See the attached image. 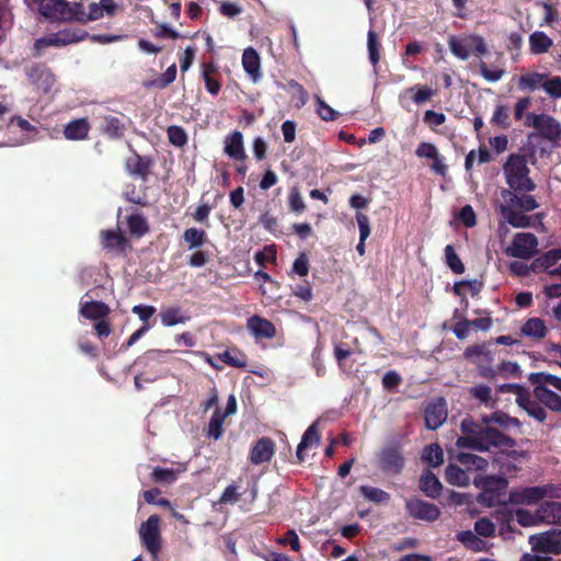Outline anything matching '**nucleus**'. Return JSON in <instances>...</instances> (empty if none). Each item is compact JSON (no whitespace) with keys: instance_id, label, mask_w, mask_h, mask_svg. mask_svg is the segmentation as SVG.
I'll list each match as a JSON object with an SVG mask.
<instances>
[{"instance_id":"obj_12","label":"nucleus","mask_w":561,"mask_h":561,"mask_svg":"<svg viewBox=\"0 0 561 561\" xmlns=\"http://www.w3.org/2000/svg\"><path fill=\"white\" fill-rule=\"evenodd\" d=\"M405 510L409 516L420 520L435 522L440 516V510L437 505L415 496L405 500Z\"/></svg>"},{"instance_id":"obj_24","label":"nucleus","mask_w":561,"mask_h":561,"mask_svg":"<svg viewBox=\"0 0 561 561\" xmlns=\"http://www.w3.org/2000/svg\"><path fill=\"white\" fill-rule=\"evenodd\" d=\"M534 397L553 412L561 413V396L543 386H534Z\"/></svg>"},{"instance_id":"obj_47","label":"nucleus","mask_w":561,"mask_h":561,"mask_svg":"<svg viewBox=\"0 0 561 561\" xmlns=\"http://www.w3.org/2000/svg\"><path fill=\"white\" fill-rule=\"evenodd\" d=\"M225 364L234 368H244L248 364L247 355L239 350H228L219 355Z\"/></svg>"},{"instance_id":"obj_6","label":"nucleus","mask_w":561,"mask_h":561,"mask_svg":"<svg viewBox=\"0 0 561 561\" xmlns=\"http://www.w3.org/2000/svg\"><path fill=\"white\" fill-rule=\"evenodd\" d=\"M159 523L160 517L154 514L149 516L148 519L144 522L139 528L141 545L151 554L153 560L158 558L162 547Z\"/></svg>"},{"instance_id":"obj_10","label":"nucleus","mask_w":561,"mask_h":561,"mask_svg":"<svg viewBox=\"0 0 561 561\" xmlns=\"http://www.w3.org/2000/svg\"><path fill=\"white\" fill-rule=\"evenodd\" d=\"M27 81L38 91L48 93L56 83V76L44 62H32L24 68Z\"/></svg>"},{"instance_id":"obj_4","label":"nucleus","mask_w":561,"mask_h":561,"mask_svg":"<svg viewBox=\"0 0 561 561\" xmlns=\"http://www.w3.org/2000/svg\"><path fill=\"white\" fill-rule=\"evenodd\" d=\"M171 353L172 351L149 350L135 359L134 367L145 376V382H153L162 376V365L168 362Z\"/></svg>"},{"instance_id":"obj_3","label":"nucleus","mask_w":561,"mask_h":561,"mask_svg":"<svg viewBox=\"0 0 561 561\" xmlns=\"http://www.w3.org/2000/svg\"><path fill=\"white\" fill-rule=\"evenodd\" d=\"M560 497L561 486L548 483L545 485L513 489L508 493L507 503L514 505H534L545 499L556 500Z\"/></svg>"},{"instance_id":"obj_8","label":"nucleus","mask_w":561,"mask_h":561,"mask_svg":"<svg viewBox=\"0 0 561 561\" xmlns=\"http://www.w3.org/2000/svg\"><path fill=\"white\" fill-rule=\"evenodd\" d=\"M73 4L75 1L46 0L45 3L38 8V12L46 20L51 22H75L76 9Z\"/></svg>"},{"instance_id":"obj_49","label":"nucleus","mask_w":561,"mask_h":561,"mask_svg":"<svg viewBox=\"0 0 561 561\" xmlns=\"http://www.w3.org/2000/svg\"><path fill=\"white\" fill-rule=\"evenodd\" d=\"M359 492L366 500L375 504L387 503L390 500V494L388 492L375 486L360 485Z\"/></svg>"},{"instance_id":"obj_21","label":"nucleus","mask_w":561,"mask_h":561,"mask_svg":"<svg viewBox=\"0 0 561 561\" xmlns=\"http://www.w3.org/2000/svg\"><path fill=\"white\" fill-rule=\"evenodd\" d=\"M225 153L236 161H244L247 158L243 135L239 130L232 131L225 139Z\"/></svg>"},{"instance_id":"obj_57","label":"nucleus","mask_w":561,"mask_h":561,"mask_svg":"<svg viewBox=\"0 0 561 561\" xmlns=\"http://www.w3.org/2000/svg\"><path fill=\"white\" fill-rule=\"evenodd\" d=\"M176 78V66L172 64L167 68V70L162 73L159 79H156L149 83H146V87H156L158 89H164L170 85Z\"/></svg>"},{"instance_id":"obj_53","label":"nucleus","mask_w":561,"mask_h":561,"mask_svg":"<svg viewBox=\"0 0 561 561\" xmlns=\"http://www.w3.org/2000/svg\"><path fill=\"white\" fill-rule=\"evenodd\" d=\"M469 397L478 400L485 407L492 405V390L489 386L480 383L468 389Z\"/></svg>"},{"instance_id":"obj_45","label":"nucleus","mask_w":561,"mask_h":561,"mask_svg":"<svg viewBox=\"0 0 561 561\" xmlns=\"http://www.w3.org/2000/svg\"><path fill=\"white\" fill-rule=\"evenodd\" d=\"M422 460L432 467L440 466L444 461L442 447L436 443L425 446L422 453Z\"/></svg>"},{"instance_id":"obj_19","label":"nucleus","mask_w":561,"mask_h":561,"mask_svg":"<svg viewBox=\"0 0 561 561\" xmlns=\"http://www.w3.org/2000/svg\"><path fill=\"white\" fill-rule=\"evenodd\" d=\"M275 453V443L270 437L259 438L252 446L249 460L253 465L268 462Z\"/></svg>"},{"instance_id":"obj_64","label":"nucleus","mask_w":561,"mask_h":561,"mask_svg":"<svg viewBox=\"0 0 561 561\" xmlns=\"http://www.w3.org/2000/svg\"><path fill=\"white\" fill-rule=\"evenodd\" d=\"M458 218L467 228H472L477 225L476 213L469 204L461 207Z\"/></svg>"},{"instance_id":"obj_33","label":"nucleus","mask_w":561,"mask_h":561,"mask_svg":"<svg viewBox=\"0 0 561 561\" xmlns=\"http://www.w3.org/2000/svg\"><path fill=\"white\" fill-rule=\"evenodd\" d=\"M500 213L503 218L515 228H527L531 226V218L522 211H517L515 208L501 205Z\"/></svg>"},{"instance_id":"obj_18","label":"nucleus","mask_w":561,"mask_h":561,"mask_svg":"<svg viewBox=\"0 0 561 561\" xmlns=\"http://www.w3.org/2000/svg\"><path fill=\"white\" fill-rule=\"evenodd\" d=\"M501 196L505 201V205L522 211H531L539 207L535 197L524 192L502 190Z\"/></svg>"},{"instance_id":"obj_60","label":"nucleus","mask_w":561,"mask_h":561,"mask_svg":"<svg viewBox=\"0 0 561 561\" xmlns=\"http://www.w3.org/2000/svg\"><path fill=\"white\" fill-rule=\"evenodd\" d=\"M542 90L552 99H560L561 98V77L556 76L549 78V75L547 76V79L545 81V84H542Z\"/></svg>"},{"instance_id":"obj_51","label":"nucleus","mask_w":561,"mask_h":561,"mask_svg":"<svg viewBox=\"0 0 561 561\" xmlns=\"http://www.w3.org/2000/svg\"><path fill=\"white\" fill-rule=\"evenodd\" d=\"M457 539L468 549L481 551L485 542L477 536V533L465 530L457 534Z\"/></svg>"},{"instance_id":"obj_17","label":"nucleus","mask_w":561,"mask_h":561,"mask_svg":"<svg viewBox=\"0 0 561 561\" xmlns=\"http://www.w3.org/2000/svg\"><path fill=\"white\" fill-rule=\"evenodd\" d=\"M153 164L154 160L152 157L140 156L134 151L133 156L126 159L125 169L131 176L147 181Z\"/></svg>"},{"instance_id":"obj_58","label":"nucleus","mask_w":561,"mask_h":561,"mask_svg":"<svg viewBox=\"0 0 561 561\" xmlns=\"http://www.w3.org/2000/svg\"><path fill=\"white\" fill-rule=\"evenodd\" d=\"M490 344H491V342L468 346L463 352V356L467 359L483 356L486 362H491L492 354H491V351L489 350Z\"/></svg>"},{"instance_id":"obj_43","label":"nucleus","mask_w":561,"mask_h":561,"mask_svg":"<svg viewBox=\"0 0 561 561\" xmlns=\"http://www.w3.org/2000/svg\"><path fill=\"white\" fill-rule=\"evenodd\" d=\"M448 46L450 51L461 60H467L471 54L469 37L460 38L457 36H450L448 38Z\"/></svg>"},{"instance_id":"obj_44","label":"nucleus","mask_w":561,"mask_h":561,"mask_svg":"<svg viewBox=\"0 0 561 561\" xmlns=\"http://www.w3.org/2000/svg\"><path fill=\"white\" fill-rule=\"evenodd\" d=\"M547 76V73L539 72H528L522 75L518 80V89L528 91H535L539 88L542 89V84H545Z\"/></svg>"},{"instance_id":"obj_23","label":"nucleus","mask_w":561,"mask_h":561,"mask_svg":"<svg viewBox=\"0 0 561 561\" xmlns=\"http://www.w3.org/2000/svg\"><path fill=\"white\" fill-rule=\"evenodd\" d=\"M320 433L318 430V424L312 423L304 433L300 443L297 446L296 457L298 463H302L306 460L305 449L311 447L312 445L320 444Z\"/></svg>"},{"instance_id":"obj_34","label":"nucleus","mask_w":561,"mask_h":561,"mask_svg":"<svg viewBox=\"0 0 561 561\" xmlns=\"http://www.w3.org/2000/svg\"><path fill=\"white\" fill-rule=\"evenodd\" d=\"M186 467L180 465L176 469L156 467L151 472V480L154 483L171 484L176 481L179 474L184 472Z\"/></svg>"},{"instance_id":"obj_2","label":"nucleus","mask_w":561,"mask_h":561,"mask_svg":"<svg viewBox=\"0 0 561 561\" xmlns=\"http://www.w3.org/2000/svg\"><path fill=\"white\" fill-rule=\"evenodd\" d=\"M504 175L510 191L529 193L536 188V184L529 178L530 170L524 156L512 153L504 167Z\"/></svg>"},{"instance_id":"obj_7","label":"nucleus","mask_w":561,"mask_h":561,"mask_svg":"<svg viewBox=\"0 0 561 561\" xmlns=\"http://www.w3.org/2000/svg\"><path fill=\"white\" fill-rule=\"evenodd\" d=\"M525 125L534 127L545 139L561 140V124L550 115L529 113L526 116Z\"/></svg>"},{"instance_id":"obj_26","label":"nucleus","mask_w":561,"mask_h":561,"mask_svg":"<svg viewBox=\"0 0 561 561\" xmlns=\"http://www.w3.org/2000/svg\"><path fill=\"white\" fill-rule=\"evenodd\" d=\"M420 490L426 496L437 499L442 494L443 485L438 478L430 469H426L420 478Z\"/></svg>"},{"instance_id":"obj_61","label":"nucleus","mask_w":561,"mask_h":561,"mask_svg":"<svg viewBox=\"0 0 561 561\" xmlns=\"http://www.w3.org/2000/svg\"><path fill=\"white\" fill-rule=\"evenodd\" d=\"M491 123L503 128L510 127L508 108L505 105H497L491 118Z\"/></svg>"},{"instance_id":"obj_54","label":"nucleus","mask_w":561,"mask_h":561,"mask_svg":"<svg viewBox=\"0 0 561 561\" xmlns=\"http://www.w3.org/2000/svg\"><path fill=\"white\" fill-rule=\"evenodd\" d=\"M478 157L479 163H488L492 160V156L485 146H480L478 153L476 150H470L465 159V168L467 171L471 170L476 158Z\"/></svg>"},{"instance_id":"obj_35","label":"nucleus","mask_w":561,"mask_h":561,"mask_svg":"<svg viewBox=\"0 0 561 561\" xmlns=\"http://www.w3.org/2000/svg\"><path fill=\"white\" fill-rule=\"evenodd\" d=\"M128 231L134 238H141L149 232V224L147 218L140 214L135 213L126 218Z\"/></svg>"},{"instance_id":"obj_27","label":"nucleus","mask_w":561,"mask_h":561,"mask_svg":"<svg viewBox=\"0 0 561 561\" xmlns=\"http://www.w3.org/2000/svg\"><path fill=\"white\" fill-rule=\"evenodd\" d=\"M90 124L87 118L69 122L64 128V136L68 140H84L88 138Z\"/></svg>"},{"instance_id":"obj_63","label":"nucleus","mask_w":561,"mask_h":561,"mask_svg":"<svg viewBox=\"0 0 561 561\" xmlns=\"http://www.w3.org/2000/svg\"><path fill=\"white\" fill-rule=\"evenodd\" d=\"M474 530H476L477 535H479V536L492 537V536H494V533H495V526L490 519L483 517V518H479L474 523Z\"/></svg>"},{"instance_id":"obj_30","label":"nucleus","mask_w":561,"mask_h":561,"mask_svg":"<svg viewBox=\"0 0 561 561\" xmlns=\"http://www.w3.org/2000/svg\"><path fill=\"white\" fill-rule=\"evenodd\" d=\"M561 260V248L552 249L545 252L542 255L535 259L530 268L534 273H540L554 266Z\"/></svg>"},{"instance_id":"obj_28","label":"nucleus","mask_w":561,"mask_h":561,"mask_svg":"<svg viewBox=\"0 0 561 561\" xmlns=\"http://www.w3.org/2000/svg\"><path fill=\"white\" fill-rule=\"evenodd\" d=\"M73 8L76 9L75 22L80 24H87L90 21H96L104 16L100 2L90 3L88 13L84 11V7L80 1H75Z\"/></svg>"},{"instance_id":"obj_11","label":"nucleus","mask_w":561,"mask_h":561,"mask_svg":"<svg viewBox=\"0 0 561 561\" xmlns=\"http://www.w3.org/2000/svg\"><path fill=\"white\" fill-rule=\"evenodd\" d=\"M537 247L538 239L534 233L518 232L514 236L506 254L512 257L528 260L536 254Z\"/></svg>"},{"instance_id":"obj_31","label":"nucleus","mask_w":561,"mask_h":561,"mask_svg":"<svg viewBox=\"0 0 561 561\" xmlns=\"http://www.w3.org/2000/svg\"><path fill=\"white\" fill-rule=\"evenodd\" d=\"M242 66L244 71L253 79V81H257L261 78V60L257 51L249 47L244 49L242 55Z\"/></svg>"},{"instance_id":"obj_5","label":"nucleus","mask_w":561,"mask_h":561,"mask_svg":"<svg viewBox=\"0 0 561 561\" xmlns=\"http://www.w3.org/2000/svg\"><path fill=\"white\" fill-rule=\"evenodd\" d=\"M508 481L504 477L489 476L482 481V490L478 495V502L488 507L505 505L502 496L506 493Z\"/></svg>"},{"instance_id":"obj_16","label":"nucleus","mask_w":561,"mask_h":561,"mask_svg":"<svg viewBox=\"0 0 561 561\" xmlns=\"http://www.w3.org/2000/svg\"><path fill=\"white\" fill-rule=\"evenodd\" d=\"M379 467L383 472L399 474L404 467V457L398 446H390L381 450Z\"/></svg>"},{"instance_id":"obj_56","label":"nucleus","mask_w":561,"mask_h":561,"mask_svg":"<svg viewBox=\"0 0 561 561\" xmlns=\"http://www.w3.org/2000/svg\"><path fill=\"white\" fill-rule=\"evenodd\" d=\"M169 142L175 147L182 148L187 144V134L185 129L178 125H171L167 128Z\"/></svg>"},{"instance_id":"obj_38","label":"nucleus","mask_w":561,"mask_h":561,"mask_svg":"<svg viewBox=\"0 0 561 561\" xmlns=\"http://www.w3.org/2000/svg\"><path fill=\"white\" fill-rule=\"evenodd\" d=\"M445 479L449 484L457 486H467L470 482L467 470L454 463L446 467Z\"/></svg>"},{"instance_id":"obj_55","label":"nucleus","mask_w":561,"mask_h":561,"mask_svg":"<svg viewBox=\"0 0 561 561\" xmlns=\"http://www.w3.org/2000/svg\"><path fill=\"white\" fill-rule=\"evenodd\" d=\"M445 262L455 274L465 272V265L451 244L445 247Z\"/></svg>"},{"instance_id":"obj_9","label":"nucleus","mask_w":561,"mask_h":561,"mask_svg":"<svg viewBox=\"0 0 561 561\" xmlns=\"http://www.w3.org/2000/svg\"><path fill=\"white\" fill-rule=\"evenodd\" d=\"M531 550L546 554H561V528L531 535L528 539Z\"/></svg>"},{"instance_id":"obj_29","label":"nucleus","mask_w":561,"mask_h":561,"mask_svg":"<svg viewBox=\"0 0 561 561\" xmlns=\"http://www.w3.org/2000/svg\"><path fill=\"white\" fill-rule=\"evenodd\" d=\"M548 333L545 321L540 318H529L520 328V334L534 341H540Z\"/></svg>"},{"instance_id":"obj_22","label":"nucleus","mask_w":561,"mask_h":561,"mask_svg":"<svg viewBox=\"0 0 561 561\" xmlns=\"http://www.w3.org/2000/svg\"><path fill=\"white\" fill-rule=\"evenodd\" d=\"M79 312L85 319L99 321L108 317L111 308L103 301L91 300L82 302Z\"/></svg>"},{"instance_id":"obj_1","label":"nucleus","mask_w":561,"mask_h":561,"mask_svg":"<svg viewBox=\"0 0 561 561\" xmlns=\"http://www.w3.org/2000/svg\"><path fill=\"white\" fill-rule=\"evenodd\" d=\"M512 427L520 428L522 422L503 411L484 414L480 420L466 416L460 423L461 435L457 438L456 446L481 453L514 448L516 440L505 434Z\"/></svg>"},{"instance_id":"obj_20","label":"nucleus","mask_w":561,"mask_h":561,"mask_svg":"<svg viewBox=\"0 0 561 561\" xmlns=\"http://www.w3.org/2000/svg\"><path fill=\"white\" fill-rule=\"evenodd\" d=\"M247 328L256 339H273L276 335L275 325L270 320L257 314L248 319Z\"/></svg>"},{"instance_id":"obj_42","label":"nucleus","mask_w":561,"mask_h":561,"mask_svg":"<svg viewBox=\"0 0 561 561\" xmlns=\"http://www.w3.org/2000/svg\"><path fill=\"white\" fill-rule=\"evenodd\" d=\"M529 381L533 386H543L547 388L552 387L561 392V377L556 375L545 371L533 373L529 375Z\"/></svg>"},{"instance_id":"obj_39","label":"nucleus","mask_w":561,"mask_h":561,"mask_svg":"<svg viewBox=\"0 0 561 561\" xmlns=\"http://www.w3.org/2000/svg\"><path fill=\"white\" fill-rule=\"evenodd\" d=\"M182 239L190 250L199 249L208 240L206 231L195 227L185 229Z\"/></svg>"},{"instance_id":"obj_62","label":"nucleus","mask_w":561,"mask_h":561,"mask_svg":"<svg viewBox=\"0 0 561 561\" xmlns=\"http://www.w3.org/2000/svg\"><path fill=\"white\" fill-rule=\"evenodd\" d=\"M317 113L325 122H333L339 117V113L328 105L322 99L317 96Z\"/></svg>"},{"instance_id":"obj_32","label":"nucleus","mask_w":561,"mask_h":561,"mask_svg":"<svg viewBox=\"0 0 561 561\" xmlns=\"http://www.w3.org/2000/svg\"><path fill=\"white\" fill-rule=\"evenodd\" d=\"M102 133L111 139H119L124 136L126 127L118 116L105 115L102 117Z\"/></svg>"},{"instance_id":"obj_41","label":"nucleus","mask_w":561,"mask_h":561,"mask_svg":"<svg viewBox=\"0 0 561 561\" xmlns=\"http://www.w3.org/2000/svg\"><path fill=\"white\" fill-rule=\"evenodd\" d=\"M552 46V39L541 31H536L529 36V48L531 54L539 55L547 53Z\"/></svg>"},{"instance_id":"obj_36","label":"nucleus","mask_w":561,"mask_h":561,"mask_svg":"<svg viewBox=\"0 0 561 561\" xmlns=\"http://www.w3.org/2000/svg\"><path fill=\"white\" fill-rule=\"evenodd\" d=\"M161 323L164 327L184 324L191 317L182 311L180 307H169L160 312Z\"/></svg>"},{"instance_id":"obj_14","label":"nucleus","mask_w":561,"mask_h":561,"mask_svg":"<svg viewBox=\"0 0 561 561\" xmlns=\"http://www.w3.org/2000/svg\"><path fill=\"white\" fill-rule=\"evenodd\" d=\"M100 239L102 249L107 253L126 255L127 251L131 249L128 239L118 229L102 230Z\"/></svg>"},{"instance_id":"obj_37","label":"nucleus","mask_w":561,"mask_h":561,"mask_svg":"<svg viewBox=\"0 0 561 561\" xmlns=\"http://www.w3.org/2000/svg\"><path fill=\"white\" fill-rule=\"evenodd\" d=\"M540 522L561 523V503L547 501L538 508Z\"/></svg>"},{"instance_id":"obj_52","label":"nucleus","mask_w":561,"mask_h":561,"mask_svg":"<svg viewBox=\"0 0 561 561\" xmlns=\"http://www.w3.org/2000/svg\"><path fill=\"white\" fill-rule=\"evenodd\" d=\"M58 32L66 46L82 42L89 37V33L85 30L78 27H67L59 30Z\"/></svg>"},{"instance_id":"obj_40","label":"nucleus","mask_w":561,"mask_h":561,"mask_svg":"<svg viewBox=\"0 0 561 561\" xmlns=\"http://www.w3.org/2000/svg\"><path fill=\"white\" fill-rule=\"evenodd\" d=\"M457 461L469 470H485L489 466V461L481 456L470 453H459L456 457Z\"/></svg>"},{"instance_id":"obj_25","label":"nucleus","mask_w":561,"mask_h":561,"mask_svg":"<svg viewBox=\"0 0 561 561\" xmlns=\"http://www.w3.org/2000/svg\"><path fill=\"white\" fill-rule=\"evenodd\" d=\"M518 407L527 412V414L534 417L538 422H545L547 419V411L536 398L533 399L529 391L524 397L517 400Z\"/></svg>"},{"instance_id":"obj_50","label":"nucleus","mask_w":561,"mask_h":561,"mask_svg":"<svg viewBox=\"0 0 561 561\" xmlns=\"http://www.w3.org/2000/svg\"><path fill=\"white\" fill-rule=\"evenodd\" d=\"M380 48L378 35L375 31L369 30L367 33V49L370 64L376 67L380 60Z\"/></svg>"},{"instance_id":"obj_48","label":"nucleus","mask_w":561,"mask_h":561,"mask_svg":"<svg viewBox=\"0 0 561 561\" xmlns=\"http://www.w3.org/2000/svg\"><path fill=\"white\" fill-rule=\"evenodd\" d=\"M216 71L217 68L213 62L203 65L202 76L205 81V88L213 95H217L221 89L220 82L211 77V73Z\"/></svg>"},{"instance_id":"obj_59","label":"nucleus","mask_w":561,"mask_h":561,"mask_svg":"<svg viewBox=\"0 0 561 561\" xmlns=\"http://www.w3.org/2000/svg\"><path fill=\"white\" fill-rule=\"evenodd\" d=\"M288 207L291 213L302 214L306 210L305 201L297 186H293L288 194Z\"/></svg>"},{"instance_id":"obj_46","label":"nucleus","mask_w":561,"mask_h":561,"mask_svg":"<svg viewBox=\"0 0 561 561\" xmlns=\"http://www.w3.org/2000/svg\"><path fill=\"white\" fill-rule=\"evenodd\" d=\"M227 416H224L220 408H216L213 416L208 423L207 436L214 439H219L224 434V422Z\"/></svg>"},{"instance_id":"obj_15","label":"nucleus","mask_w":561,"mask_h":561,"mask_svg":"<svg viewBox=\"0 0 561 561\" xmlns=\"http://www.w3.org/2000/svg\"><path fill=\"white\" fill-rule=\"evenodd\" d=\"M447 419V404L444 398H437L430 402L424 410L425 426L435 431L443 425Z\"/></svg>"},{"instance_id":"obj_13","label":"nucleus","mask_w":561,"mask_h":561,"mask_svg":"<svg viewBox=\"0 0 561 561\" xmlns=\"http://www.w3.org/2000/svg\"><path fill=\"white\" fill-rule=\"evenodd\" d=\"M516 517L517 523L523 527L536 526L540 523L539 512L530 513L527 510L518 508L515 512L503 510L497 512V520L501 522V530H510V523Z\"/></svg>"}]
</instances>
